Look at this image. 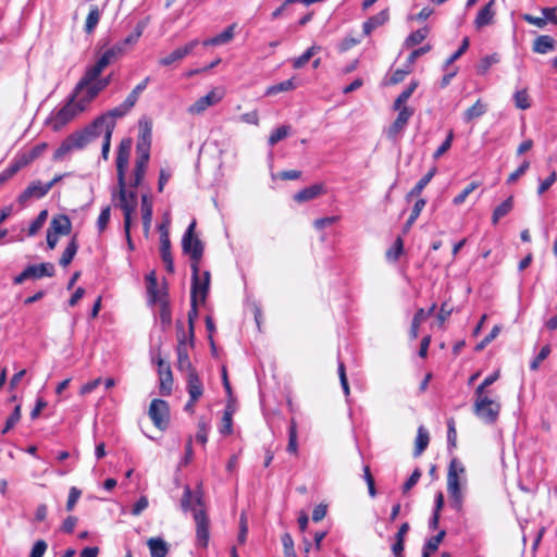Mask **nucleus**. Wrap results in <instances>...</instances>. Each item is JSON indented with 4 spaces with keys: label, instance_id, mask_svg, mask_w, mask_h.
I'll list each match as a JSON object with an SVG mask.
<instances>
[{
    "label": "nucleus",
    "instance_id": "obj_55",
    "mask_svg": "<svg viewBox=\"0 0 557 557\" xmlns=\"http://www.w3.org/2000/svg\"><path fill=\"white\" fill-rule=\"evenodd\" d=\"M209 424L201 418L198 422V431L196 433V441L205 445L208 441Z\"/></svg>",
    "mask_w": 557,
    "mask_h": 557
},
{
    "label": "nucleus",
    "instance_id": "obj_34",
    "mask_svg": "<svg viewBox=\"0 0 557 557\" xmlns=\"http://www.w3.org/2000/svg\"><path fill=\"white\" fill-rule=\"evenodd\" d=\"M78 250V244L76 240V237L74 236L71 242L67 244L66 248L64 249L61 258H60V265L63 268L67 267L72 260L74 259L76 252Z\"/></svg>",
    "mask_w": 557,
    "mask_h": 557
},
{
    "label": "nucleus",
    "instance_id": "obj_50",
    "mask_svg": "<svg viewBox=\"0 0 557 557\" xmlns=\"http://www.w3.org/2000/svg\"><path fill=\"white\" fill-rule=\"evenodd\" d=\"M74 150L67 137L61 143L59 148L53 153V160L59 161L64 159L69 153Z\"/></svg>",
    "mask_w": 557,
    "mask_h": 557
},
{
    "label": "nucleus",
    "instance_id": "obj_42",
    "mask_svg": "<svg viewBox=\"0 0 557 557\" xmlns=\"http://www.w3.org/2000/svg\"><path fill=\"white\" fill-rule=\"evenodd\" d=\"M424 319H425V312L421 308L414 313V315L412 318V322H411V326H410V331H409V335H410L411 339H416L418 337L419 327Z\"/></svg>",
    "mask_w": 557,
    "mask_h": 557
},
{
    "label": "nucleus",
    "instance_id": "obj_23",
    "mask_svg": "<svg viewBox=\"0 0 557 557\" xmlns=\"http://www.w3.org/2000/svg\"><path fill=\"white\" fill-rule=\"evenodd\" d=\"M389 18L388 10H382L380 13L369 17L362 25L363 34L369 36L375 28L384 25Z\"/></svg>",
    "mask_w": 557,
    "mask_h": 557
},
{
    "label": "nucleus",
    "instance_id": "obj_30",
    "mask_svg": "<svg viewBox=\"0 0 557 557\" xmlns=\"http://www.w3.org/2000/svg\"><path fill=\"white\" fill-rule=\"evenodd\" d=\"M177 352V367L181 371H186L187 374L190 372H195V370L191 367V362L188 356V348L184 346L183 344L177 345L176 347Z\"/></svg>",
    "mask_w": 557,
    "mask_h": 557
},
{
    "label": "nucleus",
    "instance_id": "obj_45",
    "mask_svg": "<svg viewBox=\"0 0 557 557\" xmlns=\"http://www.w3.org/2000/svg\"><path fill=\"white\" fill-rule=\"evenodd\" d=\"M48 218V211L41 210L37 218L30 223L27 234L28 236H34L38 233V231L44 226Z\"/></svg>",
    "mask_w": 557,
    "mask_h": 557
},
{
    "label": "nucleus",
    "instance_id": "obj_18",
    "mask_svg": "<svg viewBox=\"0 0 557 557\" xmlns=\"http://www.w3.org/2000/svg\"><path fill=\"white\" fill-rule=\"evenodd\" d=\"M325 191L323 184H313L296 193L293 198L296 202L301 203L315 199L320 195L325 194Z\"/></svg>",
    "mask_w": 557,
    "mask_h": 557
},
{
    "label": "nucleus",
    "instance_id": "obj_51",
    "mask_svg": "<svg viewBox=\"0 0 557 557\" xmlns=\"http://www.w3.org/2000/svg\"><path fill=\"white\" fill-rule=\"evenodd\" d=\"M479 187V183L476 182H471L460 194H458L454 199H453V203L455 206H460L462 205L467 197L473 193L476 188Z\"/></svg>",
    "mask_w": 557,
    "mask_h": 557
},
{
    "label": "nucleus",
    "instance_id": "obj_49",
    "mask_svg": "<svg viewBox=\"0 0 557 557\" xmlns=\"http://www.w3.org/2000/svg\"><path fill=\"white\" fill-rule=\"evenodd\" d=\"M444 536H445V531L444 530L440 531L438 534L430 537L426 541V543L424 544L422 550L429 552L430 554L435 552V550H437V548H438L441 542L443 541Z\"/></svg>",
    "mask_w": 557,
    "mask_h": 557
},
{
    "label": "nucleus",
    "instance_id": "obj_57",
    "mask_svg": "<svg viewBox=\"0 0 557 557\" xmlns=\"http://www.w3.org/2000/svg\"><path fill=\"white\" fill-rule=\"evenodd\" d=\"M284 547L285 557H295L294 541L289 533H284L281 537Z\"/></svg>",
    "mask_w": 557,
    "mask_h": 557
},
{
    "label": "nucleus",
    "instance_id": "obj_38",
    "mask_svg": "<svg viewBox=\"0 0 557 557\" xmlns=\"http://www.w3.org/2000/svg\"><path fill=\"white\" fill-rule=\"evenodd\" d=\"M486 112V104L478 100L470 107L463 114L465 122H471L474 119L482 116Z\"/></svg>",
    "mask_w": 557,
    "mask_h": 557
},
{
    "label": "nucleus",
    "instance_id": "obj_21",
    "mask_svg": "<svg viewBox=\"0 0 557 557\" xmlns=\"http://www.w3.org/2000/svg\"><path fill=\"white\" fill-rule=\"evenodd\" d=\"M49 231H52L53 233L58 235H67L71 233L72 230V223L67 215L65 214H58L52 218L49 225Z\"/></svg>",
    "mask_w": 557,
    "mask_h": 557
},
{
    "label": "nucleus",
    "instance_id": "obj_31",
    "mask_svg": "<svg viewBox=\"0 0 557 557\" xmlns=\"http://www.w3.org/2000/svg\"><path fill=\"white\" fill-rule=\"evenodd\" d=\"M513 208V197L509 196L506 200H504L500 205H498L492 214V223L496 225L498 221L506 216Z\"/></svg>",
    "mask_w": 557,
    "mask_h": 557
},
{
    "label": "nucleus",
    "instance_id": "obj_61",
    "mask_svg": "<svg viewBox=\"0 0 557 557\" xmlns=\"http://www.w3.org/2000/svg\"><path fill=\"white\" fill-rule=\"evenodd\" d=\"M81 495H82V492L77 487L73 486L70 488L69 497H67V502H66V510L67 511H72L74 509Z\"/></svg>",
    "mask_w": 557,
    "mask_h": 557
},
{
    "label": "nucleus",
    "instance_id": "obj_48",
    "mask_svg": "<svg viewBox=\"0 0 557 557\" xmlns=\"http://www.w3.org/2000/svg\"><path fill=\"white\" fill-rule=\"evenodd\" d=\"M23 165L20 164L18 160L15 158L13 162L0 173V184H3L8 180H10L13 175H15Z\"/></svg>",
    "mask_w": 557,
    "mask_h": 557
},
{
    "label": "nucleus",
    "instance_id": "obj_59",
    "mask_svg": "<svg viewBox=\"0 0 557 557\" xmlns=\"http://www.w3.org/2000/svg\"><path fill=\"white\" fill-rule=\"evenodd\" d=\"M469 47V39L466 37L463 40H462V44L461 46L458 48L457 51H455L446 61H445V66L448 67L450 66L457 59H459L465 52L466 50L468 49Z\"/></svg>",
    "mask_w": 557,
    "mask_h": 557
},
{
    "label": "nucleus",
    "instance_id": "obj_58",
    "mask_svg": "<svg viewBox=\"0 0 557 557\" xmlns=\"http://www.w3.org/2000/svg\"><path fill=\"white\" fill-rule=\"evenodd\" d=\"M110 216H111V208L109 206H107L106 208H103L98 216V220H97V226H98V230L99 232H103L110 221Z\"/></svg>",
    "mask_w": 557,
    "mask_h": 557
},
{
    "label": "nucleus",
    "instance_id": "obj_6",
    "mask_svg": "<svg viewBox=\"0 0 557 557\" xmlns=\"http://www.w3.org/2000/svg\"><path fill=\"white\" fill-rule=\"evenodd\" d=\"M210 272L200 273L199 265H191V295L190 299L205 302L210 288Z\"/></svg>",
    "mask_w": 557,
    "mask_h": 557
},
{
    "label": "nucleus",
    "instance_id": "obj_52",
    "mask_svg": "<svg viewBox=\"0 0 557 557\" xmlns=\"http://www.w3.org/2000/svg\"><path fill=\"white\" fill-rule=\"evenodd\" d=\"M21 419V405H16L13 412L9 416V418L5 421V426L2 430V434L8 433L11 429H13L16 423Z\"/></svg>",
    "mask_w": 557,
    "mask_h": 557
},
{
    "label": "nucleus",
    "instance_id": "obj_29",
    "mask_svg": "<svg viewBox=\"0 0 557 557\" xmlns=\"http://www.w3.org/2000/svg\"><path fill=\"white\" fill-rule=\"evenodd\" d=\"M299 85H300V81L296 76H293L289 79H286L284 82H281L278 84H274V85L268 87L265 90V94L267 95H276L278 92L295 89Z\"/></svg>",
    "mask_w": 557,
    "mask_h": 557
},
{
    "label": "nucleus",
    "instance_id": "obj_11",
    "mask_svg": "<svg viewBox=\"0 0 557 557\" xmlns=\"http://www.w3.org/2000/svg\"><path fill=\"white\" fill-rule=\"evenodd\" d=\"M101 134L102 133L98 127H94L92 122L85 129L69 135L67 139L70 140L74 150H81Z\"/></svg>",
    "mask_w": 557,
    "mask_h": 557
},
{
    "label": "nucleus",
    "instance_id": "obj_26",
    "mask_svg": "<svg viewBox=\"0 0 557 557\" xmlns=\"http://www.w3.org/2000/svg\"><path fill=\"white\" fill-rule=\"evenodd\" d=\"M495 1L491 0L487 2L476 14L474 24L478 28L484 27L492 23L494 17L493 5Z\"/></svg>",
    "mask_w": 557,
    "mask_h": 557
},
{
    "label": "nucleus",
    "instance_id": "obj_28",
    "mask_svg": "<svg viewBox=\"0 0 557 557\" xmlns=\"http://www.w3.org/2000/svg\"><path fill=\"white\" fill-rule=\"evenodd\" d=\"M151 557H165L169 552L168 543L161 537H151L148 540Z\"/></svg>",
    "mask_w": 557,
    "mask_h": 557
},
{
    "label": "nucleus",
    "instance_id": "obj_5",
    "mask_svg": "<svg viewBox=\"0 0 557 557\" xmlns=\"http://www.w3.org/2000/svg\"><path fill=\"white\" fill-rule=\"evenodd\" d=\"M196 221L194 220L185 231L182 238L183 252L188 255L191 260V265H199L203 253V245L201 240L195 235Z\"/></svg>",
    "mask_w": 557,
    "mask_h": 557
},
{
    "label": "nucleus",
    "instance_id": "obj_15",
    "mask_svg": "<svg viewBox=\"0 0 557 557\" xmlns=\"http://www.w3.org/2000/svg\"><path fill=\"white\" fill-rule=\"evenodd\" d=\"M160 253L166 271L170 273L174 272L173 258L171 255V242L168 228L164 225L160 226Z\"/></svg>",
    "mask_w": 557,
    "mask_h": 557
},
{
    "label": "nucleus",
    "instance_id": "obj_24",
    "mask_svg": "<svg viewBox=\"0 0 557 557\" xmlns=\"http://www.w3.org/2000/svg\"><path fill=\"white\" fill-rule=\"evenodd\" d=\"M187 392L191 401H197L202 396V383L196 372L187 374Z\"/></svg>",
    "mask_w": 557,
    "mask_h": 557
},
{
    "label": "nucleus",
    "instance_id": "obj_36",
    "mask_svg": "<svg viewBox=\"0 0 557 557\" xmlns=\"http://www.w3.org/2000/svg\"><path fill=\"white\" fill-rule=\"evenodd\" d=\"M418 87V82L417 81H412L400 94L399 96L395 99L393 106H392V109H399L400 107L403 106H407L406 102L408 101V99L411 97V95L413 94V91L417 89Z\"/></svg>",
    "mask_w": 557,
    "mask_h": 557
},
{
    "label": "nucleus",
    "instance_id": "obj_40",
    "mask_svg": "<svg viewBox=\"0 0 557 557\" xmlns=\"http://www.w3.org/2000/svg\"><path fill=\"white\" fill-rule=\"evenodd\" d=\"M100 21V11L97 5H92L86 17L85 32L90 34L95 30Z\"/></svg>",
    "mask_w": 557,
    "mask_h": 557
},
{
    "label": "nucleus",
    "instance_id": "obj_47",
    "mask_svg": "<svg viewBox=\"0 0 557 557\" xmlns=\"http://www.w3.org/2000/svg\"><path fill=\"white\" fill-rule=\"evenodd\" d=\"M515 104L518 109L527 110L531 107L527 89L517 90L513 95Z\"/></svg>",
    "mask_w": 557,
    "mask_h": 557
},
{
    "label": "nucleus",
    "instance_id": "obj_46",
    "mask_svg": "<svg viewBox=\"0 0 557 557\" xmlns=\"http://www.w3.org/2000/svg\"><path fill=\"white\" fill-rule=\"evenodd\" d=\"M404 251V242L400 236L396 238L393 246L386 251V258L389 261H397Z\"/></svg>",
    "mask_w": 557,
    "mask_h": 557
},
{
    "label": "nucleus",
    "instance_id": "obj_33",
    "mask_svg": "<svg viewBox=\"0 0 557 557\" xmlns=\"http://www.w3.org/2000/svg\"><path fill=\"white\" fill-rule=\"evenodd\" d=\"M436 168L433 166L425 175H423L419 182L414 185V187L408 193L407 199L419 196L425 186L431 182V180L436 174Z\"/></svg>",
    "mask_w": 557,
    "mask_h": 557
},
{
    "label": "nucleus",
    "instance_id": "obj_63",
    "mask_svg": "<svg viewBox=\"0 0 557 557\" xmlns=\"http://www.w3.org/2000/svg\"><path fill=\"white\" fill-rule=\"evenodd\" d=\"M453 138H454V134H453V131H450L448 136L446 137V139L441 144V146L433 153L434 159H438L440 157H442L451 147Z\"/></svg>",
    "mask_w": 557,
    "mask_h": 557
},
{
    "label": "nucleus",
    "instance_id": "obj_56",
    "mask_svg": "<svg viewBox=\"0 0 557 557\" xmlns=\"http://www.w3.org/2000/svg\"><path fill=\"white\" fill-rule=\"evenodd\" d=\"M550 354V347L549 345H545L541 348L537 356L531 361L530 369L532 371H536L540 368V364L542 361H544L548 355Z\"/></svg>",
    "mask_w": 557,
    "mask_h": 557
},
{
    "label": "nucleus",
    "instance_id": "obj_44",
    "mask_svg": "<svg viewBox=\"0 0 557 557\" xmlns=\"http://www.w3.org/2000/svg\"><path fill=\"white\" fill-rule=\"evenodd\" d=\"M290 133L289 125H283L274 129L269 137V145L274 146L278 141L285 139Z\"/></svg>",
    "mask_w": 557,
    "mask_h": 557
},
{
    "label": "nucleus",
    "instance_id": "obj_20",
    "mask_svg": "<svg viewBox=\"0 0 557 557\" xmlns=\"http://www.w3.org/2000/svg\"><path fill=\"white\" fill-rule=\"evenodd\" d=\"M146 281H147V293H148L149 301L151 304H157V302L162 304V302L166 301L165 294H163L158 288V282H157V278H156V275L153 272H151L150 274H148L146 276Z\"/></svg>",
    "mask_w": 557,
    "mask_h": 557
},
{
    "label": "nucleus",
    "instance_id": "obj_43",
    "mask_svg": "<svg viewBox=\"0 0 557 557\" xmlns=\"http://www.w3.org/2000/svg\"><path fill=\"white\" fill-rule=\"evenodd\" d=\"M320 48L318 47H311L309 48L306 52H304L300 57L294 59L293 61V66L295 69H300V67H304L307 65V63L309 62V60H311L312 58H314L317 51H319Z\"/></svg>",
    "mask_w": 557,
    "mask_h": 557
},
{
    "label": "nucleus",
    "instance_id": "obj_8",
    "mask_svg": "<svg viewBox=\"0 0 557 557\" xmlns=\"http://www.w3.org/2000/svg\"><path fill=\"white\" fill-rule=\"evenodd\" d=\"M133 107H134V104L129 103V101L127 99H125V101L123 103H121L120 106H117V107L109 110L107 113L98 116L94 121V127H98L101 132L102 131L108 132V126L111 125L112 132H113L114 127H115V120L126 115Z\"/></svg>",
    "mask_w": 557,
    "mask_h": 557
},
{
    "label": "nucleus",
    "instance_id": "obj_60",
    "mask_svg": "<svg viewBox=\"0 0 557 557\" xmlns=\"http://www.w3.org/2000/svg\"><path fill=\"white\" fill-rule=\"evenodd\" d=\"M288 445L287 450L289 453H296L297 450V431H296V423L294 420L290 422L289 432H288Z\"/></svg>",
    "mask_w": 557,
    "mask_h": 557
},
{
    "label": "nucleus",
    "instance_id": "obj_7",
    "mask_svg": "<svg viewBox=\"0 0 557 557\" xmlns=\"http://www.w3.org/2000/svg\"><path fill=\"white\" fill-rule=\"evenodd\" d=\"M148 416L157 429L161 431L166 430L170 424V407L168 401L159 398L152 399Z\"/></svg>",
    "mask_w": 557,
    "mask_h": 557
},
{
    "label": "nucleus",
    "instance_id": "obj_37",
    "mask_svg": "<svg viewBox=\"0 0 557 557\" xmlns=\"http://www.w3.org/2000/svg\"><path fill=\"white\" fill-rule=\"evenodd\" d=\"M425 203H426V200L422 199V198H420L416 201V203L411 210V213L404 225V233H407L411 228L412 224L416 222V220L420 215L421 211L425 207Z\"/></svg>",
    "mask_w": 557,
    "mask_h": 557
},
{
    "label": "nucleus",
    "instance_id": "obj_22",
    "mask_svg": "<svg viewBox=\"0 0 557 557\" xmlns=\"http://www.w3.org/2000/svg\"><path fill=\"white\" fill-rule=\"evenodd\" d=\"M48 145L46 143H40L29 150H26L20 154H17L15 158L18 160L20 164L24 166L28 165L33 161H35L37 158H39L45 150L47 149Z\"/></svg>",
    "mask_w": 557,
    "mask_h": 557
},
{
    "label": "nucleus",
    "instance_id": "obj_10",
    "mask_svg": "<svg viewBox=\"0 0 557 557\" xmlns=\"http://www.w3.org/2000/svg\"><path fill=\"white\" fill-rule=\"evenodd\" d=\"M224 97V89L221 87H215L211 89L207 95L197 99L191 106L188 108V112L190 114H201L208 108L219 103Z\"/></svg>",
    "mask_w": 557,
    "mask_h": 557
},
{
    "label": "nucleus",
    "instance_id": "obj_16",
    "mask_svg": "<svg viewBox=\"0 0 557 557\" xmlns=\"http://www.w3.org/2000/svg\"><path fill=\"white\" fill-rule=\"evenodd\" d=\"M237 28L238 25L234 23L230 25L226 29H224L222 33L203 40L201 44L203 47L227 45L234 38L235 34L237 33Z\"/></svg>",
    "mask_w": 557,
    "mask_h": 557
},
{
    "label": "nucleus",
    "instance_id": "obj_1",
    "mask_svg": "<svg viewBox=\"0 0 557 557\" xmlns=\"http://www.w3.org/2000/svg\"><path fill=\"white\" fill-rule=\"evenodd\" d=\"M111 76H103L102 72H86L77 83L70 100L51 117V125L59 131L75 116L86 110L87 106L110 83Z\"/></svg>",
    "mask_w": 557,
    "mask_h": 557
},
{
    "label": "nucleus",
    "instance_id": "obj_64",
    "mask_svg": "<svg viewBox=\"0 0 557 557\" xmlns=\"http://www.w3.org/2000/svg\"><path fill=\"white\" fill-rule=\"evenodd\" d=\"M47 548V543L44 540H38L34 543L29 557H44Z\"/></svg>",
    "mask_w": 557,
    "mask_h": 557
},
{
    "label": "nucleus",
    "instance_id": "obj_17",
    "mask_svg": "<svg viewBox=\"0 0 557 557\" xmlns=\"http://www.w3.org/2000/svg\"><path fill=\"white\" fill-rule=\"evenodd\" d=\"M159 366V376H160V392L162 395H170L172 392V372L170 366L165 363L162 359L158 362Z\"/></svg>",
    "mask_w": 557,
    "mask_h": 557
},
{
    "label": "nucleus",
    "instance_id": "obj_41",
    "mask_svg": "<svg viewBox=\"0 0 557 557\" xmlns=\"http://www.w3.org/2000/svg\"><path fill=\"white\" fill-rule=\"evenodd\" d=\"M429 29L428 27H422L411 33L405 40V46L410 48L421 44L428 36Z\"/></svg>",
    "mask_w": 557,
    "mask_h": 557
},
{
    "label": "nucleus",
    "instance_id": "obj_19",
    "mask_svg": "<svg viewBox=\"0 0 557 557\" xmlns=\"http://www.w3.org/2000/svg\"><path fill=\"white\" fill-rule=\"evenodd\" d=\"M152 199L148 194H143L140 199V212L144 232L149 233L152 221Z\"/></svg>",
    "mask_w": 557,
    "mask_h": 557
},
{
    "label": "nucleus",
    "instance_id": "obj_32",
    "mask_svg": "<svg viewBox=\"0 0 557 557\" xmlns=\"http://www.w3.org/2000/svg\"><path fill=\"white\" fill-rule=\"evenodd\" d=\"M430 442L429 432L424 426H419L416 437V446L413 455L414 457L420 456L428 447Z\"/></svg>",
    "mask_w": 557,
    "mask_h": 557
},
{
    "label": "nucleus",
    "instance_id": "obj_27",
    "mask_svg": "<svg viewBox=\"0 0 557 557\" xmlns=\"http://www.w3.org/2000/svg\"><path fill=\"white\" fill-rule=\"evenodd\" d=\"M27 269L30 278L50 277L54 275V265L49 262L28 265Z\"/></svg>",
    "mask_w": 557,
    "mask_h": 557
},
{
    "label": "nucleus",
    "instance_id": "obj_2",
    "mask_svg": "<svg viewBox=\"0 0 557 557\" xmlns=\"http://www.w3.org/2000/svg\"><path fill=\"white\" fill-rule=\"evenodd\" d=\"M132 149V139L125 138L123 139L117 148L116 154V176H117V190L112 193L113 199L117 198V206L123 211L124 215V231L125 235L128 236V231L132 226L133 214L136 211L138 199L137 193L134 188L127 190L125 173L128 165V159Z\"/></svg>",
    "mask_w": 557,
    "mask_h": 557
},
{
    "label": "nucleus",
    "instance_id": "obj_62",
    "mask_svg": "<svg viewBox=\"0 0 557 557\" xmlns=\"http://www.w3.org/2000/svg\"><path fill=\"white\" fill-rule=\"evenodd\" d=\"M148 81L149 78H145L141 83H139L132 91L131 94L126 97V99L129 101V103H133L135 106V103L137 102L138 100V97L140 95V92L147 87V84H148Z\"/></svg>",
    "mask_w": 557,
    "mask_h": 557
},
{
    "label": "nucleus",
    "instance_id": "obj_39",
    "mask_svg": "<svg viewBox=\"0 0 557 557\" xmlns=\"http://www.w3.org/2000/svg\"><path fill=\"white\" fill-rule=\"evenodd\" d=\"M233 413H234V409L232 408V405L228 403L224 410L222 420H221V425H220L221 434L228 435L232 433V423H233L232 416H233Z\"/></svg>",
    "mask_w": 557,
    "mask_h": 557
},
{
    "label": "nucleus",
    "instance_id": "obj_54",
    "mask_svg": "<svg viewBox=\"0 0 557 557\" xmlns=\"http://www.w3.org/2000/svg\"><path fill=\"white\" fill-rule=\"evenodd\" d=\"M199 301L190 299V310L188 312L189 341H194V321L198 315L197 305Z\"/></svg>",
    "mask_w": 557,
    "mask_h": 557
},
{
    "label": "nucleus",
    "instance_id": "obj_12",
    "mask_svg": "<svg viewBox=\"0 0 557 557\" xmlns=\"http://www.w3.org/2000/svg\"><path fill=\"white\" fill-rule=\"evenodd\" d=\"M194 519L196 521V539L197 545L206 548L209 543V519L203 510H195Z\"/></svg>",
    "mask_w": 557,
    "mask_h": 557
},
{
    "label": "nucleus",
    "instance_id": "obj_13",
    "mask_svg": "<svg viewBox=\"0 0 557 557\" xmlns=\"http://www.w3.org/2000/svg\"><path fill=\"white\" fill-rule=\"evenodd\" d=\"M199 44L200 41L198 39H194L187 42L185 46L176 48L169 54L162 57L159 61V64L162 66H170L175 64V62L188 55Z\"/></svg>",
    "mask_w": 557,
    "mask_h": 557
},
{
    "label": "nucleus",
    "instance_id": "obj_35",
    "mask_svg": "<svg viewBox=\"0 0 557 557\" xmlns=\"http://www.w3.org/2000/svg\"><path fill=\"white\" fill-rule=\"evenodd\" d=\"M555 40L547 35L539 36L534 40L533 49L537 53H547L554 49Z\"/></svg>",
    "mask_w": 557,
    "mask_h": 557
},
{
    "label": "nucleus",
    "instance_id": "obj_14",
    "mask_svg": "<svg viewBox=\"0 0 557 557\" xmlns=\"http://www.w3.org/2000/svg\"><path fill=\"white\" fill-rule=\"evenodd\" d=\"M49 193V186L40 181L32 182L27 188L18 196L17 201L21 206H26L33 198L39 199Z\"/></svg>",
    "mask_w": 557,
    "mask_h": 557
},
{
    "label": "nucleus",
    "instance_id": "obj_25",
    "mask_svg": "<svg viewBox=\"0 0 557 557\" xmlns=\"http://www.w3.org/2000/svg\"><path fill=\"white\" fill-rule=\"evenodd\" d=\"M122 48L119 46L112 47L104 51L101 57L97 60L96 64L90 70H103L104 67L111 65L116 59L117 54H120Z\"/></svg>",
    "mask_w": 557,
    "mask_h": 557
},
{
    "label": "nucleus",
    "instance_id": "obj_53",
    "mask_svg": "<svg viewBox=\"0 0 557 557\" xmlns=\"http://www.w3.org/2000/svg\"><path fill=\"white\" fill-rule=\"evenodd\" d=\"M499 379V370L487 375L483 382L475 388L474 394H487L486 388Z\"/></svg>",
    "mask_w": 557,
    "mask_h": 557
},
{
    "label": "nucleus",
    "instance_id": "obj_4",
    "mask_svg": "<svg viewBox=\"0 0 557 557\" xmlns=\"http://www.w3.org/2000/svg\"><path fill=\"white\" fill-rule=\"evenodd\" d=\"M502 405L487 394H474L473 412L486 424H494L499 417Z\"/></svg>",
    "mask_w": 557,
    "mask_h": 557
},
{
    "label": "nucleus",
    "instance_id": "obj_3",
    "mask_svg": "<svg viewBox=\"0 0 557 557\" xmlns=\"http://www.w3.org/2000/svg\"><path fill=\"white\" fill-rule=\"evenodd\" d=\"M466 481V468L460 460L453 458L450 460L447 473V491L456 508H461L463 497L461 493V482Z\"/></svg>",
    "mask_w": 557,
    "mask_h": 557
},
{
    "label": "nucleus",
    "instance_id": "obj_9",
    "mask_svg": "<svg viewBox=\"0 0 557 557\" xmlns=\"http://www.w3.org/2000/svg\"><path fill=\"white\" fill-rule=\"evenodd\" d=\"M393 110L397 111L398 114L395 121L386 129V136L391 140L395 141L401 136L403 132L407 127L409 120L414 114V109L408 106H403L399 109Z\"/></svg>",
    "mask_w": 557,
    "mask_h": 557
}]
</instances>
